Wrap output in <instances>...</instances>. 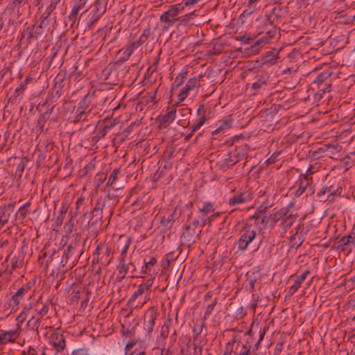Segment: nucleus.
<instances>
[{
    "mask_svg": "<svg viewBox=\"0 0 355 355\" xmlns=\"http://www.w3.org/2000/svg\"><path fill=\"white\" fill-rule=\"evenodd\" d=\"M349 244L355 245V236L353 240H350V236H343L336 241L338 249H344V247Z\"/></svg>",
    "mask_w": 355,
    "mask_h": 355,
    "instance_id": "nucleus-31",
    "label": "nucleus"
},
{
    "mask_svg": "<svg viewBox=\"0 0 355 355\" xmlns=\"http://www.w3.org/2000/svg\"><path fill=\"white\" fill-rule=\"evenodd\" d=\"M78 237H79V239H80V233L76 234V241H75L74 243H71L68 245L67 250H65L64 252V254L67 260L69 259L73 255L74 252L76 251L77 248H80V243H78V242L77 241ZM79 242H80V239H79Z\"/></svg>",
    "mask_w": 355,
    "mask_h": 355,
    "instance_id": "nucleus-23",
    "label": "nucleus"
},
{
    "mask_svg": "<svg viewBox=\"0 0 355 355\" xmlns=\"http://www.w3.org/2000/svg\"><path fill=\"white\" fill-rule=\"evenodd\" d=\"M342 162L347 169L355 165V151L349 153L343 159Z\"/></svg>",
    "mask_w": 355,
    "mask_h": 355,
    "instance_id": "nucleus-34",
    "label": "nucleus"
},
{
    "mask_svg": "<svg viewBox=\"0 0 355 355\" xmlns=\"http://www.w3.org/2000/svg\"><path fill=\"white\" fill-rule=\"evenodd\" d=\"M256 234L252 226L245 223L242 227V234L236 243L238 248L241 251L245 250L248 245L255 239Z\"/></svg>",
    "mask_w": 355,
    "mask_h": 355,
    "instance_id": "nucleus-6",
    "label": "nucleus"
},
{
    "mask_svg": "<svg viewBox=\"0 0 355 355\" xmlns=\"http://www.w3.org/2000/svg\"><path fill=\"white\" fill-rule=\"evenodd\" d=\"M153 274H150V278L147 279L145 283L140 284L141 286H144V289L148 291L153 285V279H155V272L153 270Z\"/></svg>",
    "mask_w": 355,
    "mask_h": 355,
    "instance_id": "nucleus-61",
    "label": "nucleus"
},
{
    "mask_svg": "<svg viewBox=\"0 0 355 355\" xmlns=\"http://www.w3.org/2000/svg\"><path fill=\"white\" fill-rule=\"evenodd\" d=\"M187 71H182L181 73H180L178 76L175 78L174 82L173 83L172 85L173 88H178L179 86H180L183 82L184 81L186 78V75L187 74Z\"/></svg>",
    "mask_w": 355,
    "mask_h": 355,
    "instance_id": "nucleus-43",
    "label": "nucleus"
},
{
    "mask_svg": "<svg viewBox=\"0 0 355 355\" xmlns=\"http://www.w3.org/2000/svg\"><path fill=\"white\" fill-rule=\"evenodd\" d=\"M251 195L246 192H241L230 198L228 204L232 206L238 205L251 200Z\"/></svg>",
    "mask_w": 355,
    "mask_h": 355,
    "instance_id": "nucleus-17",
    "label": "nucleus"
},
{
    "mask_svg": "<svg viewBox=\"0 0 355 355\" xmlns=\"http://www.w3.org/2000/svg\"><path fill=\"white\" fill-rule=\"evenodd\" d=\"M116 268L118 270V274L116 277V282H121L128 274H130L127 261H119Z\"/></svg>",
    "mask_w": 355,
    "mask_h": 355,
    "instance_id": "nucleus-18",
    "label": "nucleus"
},
{
    "mask_svg": "<svg viewBox=\"0 0 355 355\" xmlns=\"http://www.w3.org/2000/svg\"><path fill=\"white\" fill-rule=\"evenodd\" d=\"M272 24H269L271 26L270 28L266 26L264 30L257 34H250L245 32L244 34L234 37L236 41H241L244 44H250V42L255 40L257 36L266 32L264 35L254 42L253 44L243 50V58H248L252 55L259 54L261 49L269 42L270 40L275 38L276 35L279 34L277 31V26H273Z\"/></svg>",
    "mask_w": 355,
    "mask_h": 355,
    "instance_id": "nucleus-1",
    "label": "nucleus"
},
{
    "mask_svg": "<svg viewBox=\"0 0 355 355\" xmlns=\"http://www.w3.org/2000/svg\"><path fill=\"white\" fill-rule=\"evenodd\" d=\"M49 119L46 118L45 116L40 114L37 121V128H39L40 131L42 132L44 129V124Z\"/></svg>",
    "mask_w": 355,
    "mask_h": 355,
    "instance_id": "nucleus-63",
    "label": "nucleus"
},
{
    "mask_svg": "<svg viewBox=\"0 0 355 355\" xmlns=\"http://www.w3.org/2000/svg\"><path fill=\"white\" fill-rule=\"evenodd\" d=\"M145 290L144 289V286H141L140 285L138 287V289L132 295L130 298L129 299L127 305L131 309L137 307V306H134L133 303L136 300V299L145 293Z\"/></svg>",
    "mask_w": 355,
    "mask_h": 355,
    "instance_id": "nucleus-32",
    "label": "nucleus"
},
{
    "mask_svg": "<svg viewBox=\"0 0 355 355\" xmlns=\"http://www.w3.org/2000/svg\"><path fill=\"white\" fill-rule=\"evenodd\" d=\"M52 304V300H49L48 302H45L42 308L37 311V315L40 318H42L45 315H46L49 310V304Z\"/></svg>",
    "mask_w": 355,
    "mask_h": 355,
    "instance_id": "nucleus-53",
    "label": "nucleus"
},
{
    "mask_svg": "<svg viewBox=\"0 0 355 355\" xmlns=\"http://www.w3.org/2000/svg\"><path fill=\"white\" fill-rule=\"evenodd\" d=\"M181 214V209L176 207L167 217L162 216L160 219L159 226L161 231L164 233L168 232L173 226L174 222L180 217Z\"/></svg>",
    "mask_w": 355,
    "mask_h": 355,
    "instance_id": "nucleus-8",
    "label": "nucleus"
},
{
    "mask_svg": "<svg viewBox=\"0 0 355 355\" xmlns=\"http://www.w3.org/2000/svg\"><path fill=\"white\" fill-rule=\"evenodd\" d=\"M334 24H315L314 28L315 29L320 28V35L321 36L322 40H327L332 36V33L334 31Z\"/></svg>",
    "mask_w": 355,
    "mask_h": 355,
    "instance_id": "nucleus-16",
    "label": "nucleus"
},
{
    "mask_svg": "<svg viewBox=\"0 0 355 355\" xmlns=\"http://www.w3.org/2000/svg\"><path fill=\"white\" fill-rule=\"evenodd\" d=\"M31 286L28 284L23 285L17 291L7 300V304L12 309H17L20 301L26 295L31 299L32 295L29 293Z\"/></svg>",
    "mask_w": 355,
    "mask_h": 355,
    "instance_id": "nucleus-7",
    "label": "nucleus"
},
{
    "mask_svg": "<svg viewBox=\"0 0 355 355\" xmlns=\"http://www.w3.org/2000/svg\"><path fill=\"white\" fill-rule=\"evenodd\" d=\"M304 280L302 277L297 276L293 284L288 289V295H293L300 288L302 283Z\"/></svg>",
    "mask_w": 355,
    "mask_h": 355,
    "instance_id": "nucleus-38",
    "label": "nucleus"
},
{
    "mask_svg": "<svg viewBox=\"0 0 355 355\" xmlns=\"http://www.w3.org/2000/svg\"><path fill=\"white\" fill-rule=\"evenodd\" d=\"M309 182H307V180H300L299 187L295 192V196H300L302 195V193L306 190L307 187H309Z\"/></svg>",
    "mask_w": 355,
    "mask_h": 355,
    "instance_id": "nucleus-49",
    "label": "nucleus"
},
{
    "mask_svg": "<svg viewBox=\"0 0 355 355\" xmlns=\"http://www.w3.org/2000/svg\"><path fill=\"white\" fill-rule=\"evenodd\" d=\"M105 10L106 6L99 0H96L94 3V8L92 10V16L89 19V21H97L100 19V17L105 12Z\"/></svg>",
    "mask_w": 355,
    "mask_h": 355,
    "instance_id": "nucleus-15",
    "label": "nucleus"
},
{
    "mask_svg": "<svg viewBox=\"0 0 355 355\" xmlns=\"http://www.w3.org/2000/svg\"><path fill=\"white\" fill-rule=\"evenodd\" d=\"M253 324H254V323L251 324V326H250V329L245 334V336H248V338L245 340V345H252L253 336L255 334L254 331L252 330Z\"/></svg>",
    "mask_w": 355,
    "mask_h": 355,
    "instance_id": "nucleus-57",
    "label": "nucleus"
},
{
    "mask_svg": "<svg viewBox=\"0 0 355 355\" xmlns=\"http://www.w3.org/2000/svg\"><path fill=\"white\" fill-rule=\"evenodd\" d=\"M68 210V205L66 203H62L58 215L56 217L55 222L57 226H60L63 223L64 218Z\"/></svg>",
    "mask_w": 355,
    "mask_h": 355,
    "instance_id": "nucleus-33",
    "label": "nucleus"
},
{
    "mask_svg": "<svg viewBox=\"0 0 355 355\" xmlns=\"http://www.w3.org/2000/svg\"><path fill=\"white\" fill-rule=\"evenodd\" d=\"M184 9V6L180 4H176L174 7L171 8L170 10H167L168 12V15H170L171 18H175V16L178 15V12L180 10Z\"/></svg>",
    "mask_w": 355,
    "mask_h": 355,
    "instance_id": "nucleus-52",
    "label": "nucleus"
},
{
    "mask_svg": "<svg viewBox=\"0 0 355 355\" xmlns=\"http://www.w3.org/2000/svg\"><path fill=\"white\" fill-rule=\"evenodd\" d=\"M132 53V47H128L125 49H121L119 51V54L123 53V55L119 58V62H123L126 60H128L130 57V55Z\"/></svg>",
    "mask_w": 355,
    "mask_h": 355,
    "instance_id": "nucleus-51",
    "label": "nucleus"
},
{
    "mask_svg": "<svg viewBox=\"0 0 355 355\" xmlns=\"http://www.w3.org/2000/svg\"><path fill=\"white\" fill-rule=\"evenodd\" d=\"M257 279L255 277L253 276V274L249 275L247 273L246 279L244 283L245 288L248 290L250 293H252L254 289V284Z\"/></svg>",
    "mask_w": 355,
    "mask_h": 355,
    "instance_id": "nucleus-35",
    "label": "nucleus"
},
{
    "mask_svg": "<svg viewBox=\"0 0 355 355\" xmlns=\"http://www.w3.org/2000/svg\"><path fill=\"white\" fill-rule=\"evenodd\" d=\"M157 310L153 307H150L144 316V329L151 336L153 331L155 320L158 316Z\"/></svg>",
    "mask_w": 355,
    "mask_h": 355,
    "instance_id": "nucleus-10",
    "label": "nucleus"
},
{
    "mask_svg": "<svg viewBox=\"0 0 355 355\" xmlns=\"http://www.w3.org/2000/svg\"><path fill=\"white\" fill-rule=\"evenodd\" d=\"M89 217V220L88 221V225L90 227L96 229V228H99L101 227V225H102L101 220L103 218V216L101 215V214H93Z\"/></svg>",
    "mask_w": 355,
    "mask_h": 355,
    "instance_id": "nucleus-29",
    "label": "nucleus"
},
{
    "mask_svg": "<svg viewBox=\"0 0 355 355\" xmlns=\"http://www.w3.org/2000/svg\"><path fill=\"white\" fill-rule=\"evenodd\" d=\"M295 217L293 216V215H286V217L284 218L283 221L282 222V225L285 228L290 227L293 223H294Z\"/></svg>",
    "mask_w": 355,
    "mask_h": 355,
    "instance_id": "nucleus-58",
    "label": "nucleus"
},
{
    "mask_svg": "<svg viewBox=\"0 0 355 355\" xmlns=\"http://www.w3.org/2000/svg\"><path fill=\"white\" fill-rule=\"evenodd\" d=\"M21 331V326L17 324V328L12 331H3L0 334V344L6 345L10 342H15L19 336Z\"/></svg>",
    "mask_w": 355,
    "mask_h": 355,
    "instance_id": "nucleus-12",
    "label": "nucleus"
},
{
    "mask_svg": "<svg viewBox=\"0 0 355 355\" xmlns=\"http://www.w3.org/2000/svg\"><path fill=\"white\" fill-rule=\"evenodd\" d=\"M137 263V260L132 256H130V257L129 258V261H127V265H128V268L130 274H131V275L130 276L131 278L142 277V276L137 275V267H136Z\"/></svg>",
    "mask_w": 355,
    "mask_h": 355,
    "instance_id": "nucleus-28",
    "label": "nucleus"
},
{
    "mask_svg": "<svg viewBox=\"0 0 355 355\" xmlns=\"http://www.w3.org/2000/svg\"><path fill=\"white\" fill-rule=\"evenodd\" d=\"M242 349H243L244 350L242 352H240L239 353L237 352H235L234 355H250V353L251 351L255 352L259 348H256L255 344H254V345H242Z\"/></svg>",
    "mask_w": 355,
    "mask_h": 355,
    "instance_id": "nucleus-45",
    "label": "nucleus"
},
{
    "mask_svg": "<svg viewBox=\"0 0 355 355\" xmlns=\"http://www.w3.org/2000/svg\"><path fill=\"white\" fill-rule=\"evenodd\" d=\"M49 342L57 352H62L65 347V338L62 334L54 332L50 335Z\"/></svg>",
    "mask_w": 355,
    "mask_h": 355,
    "instance_id": "nucleus-14",
    "label": "nucleus"
},
{
    "mask_svg": "<svg viewBox=\"0 0 355 355\" xmlns=\"http://www.w3.org/2000/svg\"><path fill=\"white\" fill-rule=\"evenodd\" d=\"M260 0H249L248 1V6L250 9H252V10H245L243 11V14L241 15L243 17H245L247 15H250L254 12V10H257V3L259 2Z\"/></svg>",
    "mask_w": 355,
    "mask_h": 355,
    "instance_id": "nucleus-48",
    "label": "nucleus"
},
{
    "mask_svg": "<svg viewBox=\"0 0 355 355\" xmlns=\"http://www.w3.org/2000/svg\"><path fill=\"white\" fill-rule=\"evenodd\" d=\"M120 24L112 26L109 28L108 35L112 37V39H116L117 34L121 31V28L119 27Z\"/></svg>",
    "mask_w": 355,
    "mask_h": 355,
    "instance_id": "nucleus-55",
    "label": "nucleus"
},
{
    "mask_svg": "<svg viewBox=\"0 0 355 355\" xmlns=\"http://www.w3.org/2000/svg\"><path fill=\"white\" fill-rule=\"evenodd\" d=\"M62 86L61 85V83L58 84L55 83L54 86L52 88V92L49 94V98L50 100H52L53 103L56 102L58 98L61 96Z\"/></svg>",
    "mask_w": 355,
    "mask_h": 355,
    "instance_id": "nucleus-26",
    "label": "nucleus"
},
{
    "mask_svg": "<svg viewBox=\"0 0 355 355\" xmlns=\"http://www.w3.org/2000/svg\"><path fill=\"white\" fill-rule=\"evenodd\" d=\"M24 259V254L19 253L17 257H13L11 261V269L15 270L16 268L21 266Z\"/></svg>",
    "mask_w": 355,
    "mask_h": 355,
    "instance_id": "nucleus-44",
    "label": "nucleus"
},
{
    "mask_svg": "<svg viewBox=\"0 0 355 355\" xmlns=\"http://www.w3.org/2000/svg\"><path fill=\"white\" fill-rule=\"evenodd\" d=\"M94 97V93H87L78 103L76 110L86 111L91 104L92 100Z\"/></svg>",
    "mask_w": 355,
    "mask_h": 355,
    "instance_id": "nucleus-22",
    "label": "nucleus"
},
{
    "mask_svg": "<svg viewBox=\"0 0 355 355\" xmlns=\"http://www.w3.org/2000/svg\"><path fill=\"white\" fill-rule=\"evenodd\" d=\"M15 202H9L8 205H4L0 207V227H3L11 216L14 215V208L15 207Z\"/></svg>",
    "mask_w": 355,
    "mask_h": 355,
    "instance_id": "nucleus-11",
    "label": "nucleus"
},
{
    "mask_svg": "<svg viewBox=\"0 0 355 355\" xmlns=\"http://www.w3.org/2000/svg\"><path fill=\"white\" fill-rule=\"evenodd\" d=\"M85 69V64L83 62V60L79 58L73 64L72 67V71L70 72V77L76 76V78L80 77L83 75V71Z\"/></svg>",
    "mask_w": 355,
    "mask_h": 355,
    "instance_id": "nucleus-19",
    "label": "nucleus"
},
{
    "mask_svg": "<svg viewBox=\"0 0 355 355\" xmlns=\"http://www.w3.org/2000/svg\"><path fill=\"white\" fill-rule=\"evenodd\" d=\"M110 254H111V250L109 247H107L105 248V251L104 252L103 254L102 255L101 257H100L101 265H103L104 266H107L110 263L112 258Z\"/></svg>",
    "mask_w": 355,
    "mask_h": 355,
    "instance_id": "nucleus-37",
    "label": "nucleus"
},
{
    "mask_svg": "<svg viewBox=\"0 0 355 355\" xmlns=\"http://www.w3.org/2000/svg\"><path fill=\"white\" fill-rule=\"evenodd\" d=\"M228 157L221 160L218 162L219 168L223 171L227 170L232 166H234L236 163L238 162V159H232L230 153H228Z\"/></svg>",
    "mask_w": 355,
    "mask_h": 355,
    "instance_id": "nucleus-25",
    "label": "nucleus"
},
{
    "mask_svg": "<svg viewBox=\"0 0 355 355\" xmlns=\"http://www.w3.org/2000/svg\"><path fill=\"white\" fill-rule=\"evenodd\" d=\"M257 80L253 83L252 88L254 89H259L266 86L269 80V76L266 72H261L260 74L257 76Z\"/></svg>",
    "mask_w": 355,
    "mask_h": 355,
    "instance_id": "nucleus-20",
    "label": "nucleus"
},
{
    "mask_svg": "<svg viewBox=\"0 0 355 355\" xmlns=\"http://www.w3.org/2000/svg\"><path fill=\"white\" fill-rule=\"evenodd\" d=\"M157 89L153 92H148L146 95L143 96L141 98V103L148 105L150 102L154 101L156 98Z\"/></svg>",
    "mask_w": 355,
    "mask_h": 355,
    "instance_id": "nucleus-42",
    "label": "nucleus"
},
{
    "mask_svg": "<svg viewBox=\"0 0 355 355\" xmlns=\"http://www.w3.org/2000/svg\"><path fill=\"white\" fill-rule=\"evenodd\" d=\"M60 0H51L50 5L46 8L45 12L42 14V18L43 20L52 21L55 19V17H51L52 12L55 8L56 5Z\"/></svg>",
    "mask_w": 355,
    "mask_h": 355,
    "instance_id": "nucleus-24",
    "label": "nucleus"
},
{
    "mask_svg": "<svg viewBox=\"0 0 355 355\" xmlns=\"http://www.w3.org/2000/svg\"><path fill=\"white\" fill-rule=\"evenodd\" d=\"M215 211V208L214 207V204L211 202H206L203 204L202 207H199L198 209V216H194L192 212L189 214L187 217V220H193L194 225H199L200 227H205L207 221L208 220L211 223L214 218V214H209L214 213Z\"/></svg>",
    "mask_w": 355,
    "mask_h": 355,
    "instance_id": "nucleus-2",
    "label": "nucleus"
},
{
    "mask_svg": "<svg viewBox=\"0 0 355 355\" xmlns=\"http://www.w3.org/2000/svg\"><path fill=\"white\" fill-rule=\"evenodd\" d=\"M119 195L115 192H111L110 190L107 191V194L104 197L103 199L101 198L97 201L96 210L102 209H107L109 211V218L113 215L114 209L118 205L119 202Z\"/></svg>",
    "mask_w": 355,
    "mask_h": 355,
    "instance_id": "nucleus-4",
    "label": "nucleus"
},
{
    "mask_svg": "<svg viewBox=\"0 0 355 355\" xmlns=\"http://www.w3.org/2000/svg\"><path fill=\"white\" fill-rule=\"evenodd\" d=\"M120 172V168H115L113 170L112 173L109 176L108 181L106 184V187H109L110 185H112V184H114L118 178V175Z\"/></svg>",
    "mask_w": 355,
    "mask_h": 355,
    "instance_id": "nucleus-50",
    "label": "nucleus"
},
{
    "mask_svg": "<svg viewBox=\"0 0 355 355\" xmlns=\"http://www.w3.org/2000/svg\"><path fill=\"white\" fill-rule=\"evenodd\" d=\"M71 355H89V349L79 348L72 351Z\"/></svg>",
    "mask_w": 355,
    "mask_h": 355,
    "instance_id": "nucleus-64",
    "label": "nucleus"
},
{
    "mask_svg": "<svg viewBox=\"0 0 355 355\" xmlns=\"http://www.w3.org/2000/svg\"><path fill=\"white\" fill-rule=\"evenodd\" d=\"M269 327L268 325H266L263 329L260 328L259 329V336L257 340V341L255 343V347L259 348L260 343L261 340L263 339L266 332L268 330Z\"/></svg>",
    "mask_w": 355,
    "mask_h": 355,
    "instance_id": "nucleus-59",
    "label": "nucleus"
},
{
    "mask_svg": "<svg viewBox=\"0 0 355 355\" xmlns=\"http://www.w3.org/2000/svg\"><path fill=\"white\" fill-rule=\"evenodd\" d=\"M232 313L236 319H241L247 314L245 309L242 306H235L232 310Z\"/></svg>",
    "mask_w": 355,
    "mask_h": 355,
    "instance_id": "nucleus-41",
    "label": "nucleus"
},
{
    "mask_svg": "<svg viewBox=\"0 0 355 355\" xmlns=\"http://www.w3.org/2000/svg\"><path fill=\"white\" fill-rule=\"evenodd\" d=\"M331 85V81L329 82H324L322 83L321 85H319L316 88L314 89H316V95L318 96L319 98H322L323 97V95L327 92H330V87Z\"/></svg>",
    "mask_w": 355,
    "mask_h": 355,
    "instance_id": "nucleus-30",
    "label": "nucleus"
},
{
    "mask_svg": "<svg viewBox=\"0 0 355 355\" xmlns=\"http://www.w3.org/2000/svg\"><path fill=\"white\" fill-rule=\"evenodd\" d=\"M157 263V259L155 257H151L148 261H144V265L142 266L140 273L141 274H151L153 268Z\"/></svg>",
    "mask_w": 355,
    "mask_h": 355,
    "instance_id": "nucleus-27",
    "label": "nucleus"
},
{
    "mask_svg": "<svg viewBox=\"0 0 355 355\" xmlns=\"http://www.w3.org/2000/svg\"><path fill=\"white\" fill-rule=\"evenodd\" d=\"M49 101L50 98H47L46 101L42 105V107H46V110L44 113L41 114L43 116H45L46 118L50 117L51 114L53 112V110L55 106L54 103H49Z\"/></svg>",
    "mask_w": 355,
    "mask_h": 355,
    "instance_id": "nucleus-40",
    "label": "nucleus"
},
{
    "mask_svg": "<svg viewBox=\"0 0 355 355\" xmlns=\"http://www.w3.org/2000/svg\"><path fill=\"white\" fill-rule=\"evenodd\" d=\"M117 73L118 72L116 69H112L110 67H105L102 71L101 75L103 80L107 81L108 84L116 85L117 83H114L112 78V76H116Z\"/></svg>",
    "mask_w": 355,
    "mask_h": 355,
    "instance_id": "nucleus-21",
    "label": "nucleus"
},
{
    "mask_svg": "<svg viewBox=\"0 0 355 355\" xmlns=\"http://www.w3.org/2000/svg\"><path fill=\"white\" fill-rule=\"evenodd\" d=\"M42 318L38 317L35 320L33 321L34 320V316H33L31 319L28 320L27 325L30 327L31 329L37 331L42 322Z\"/></svg>",
    "mask_w": 355,
    "mask_h": 355,
    "instance_id": "nucleus-54",
    "label": "nucleus"
},
{
    "mask_svg": "<svg viewBox=\"0 0 355 355\" xmlns=\"http://www.w3.org/2000/svg\"><path fill=\"white\" fill-rule=\"evenodd\" d=\"M175 114L176 107H175L171 110H168L167 113L159 115L157 119V121L159 122V128H167L175 120Z\"/></svg>",
    "mask_w": 355,
    "mask_h": 355,
    "instance_id": "nucleus-13",
    "label": "nucleus"
},
{
    "mask_svg": "<svg viewBox=\"0 0 355 355\" xmlns=\"http://www.w3.org/2000/svg\"><path fill=\"white\" fill-rule=\"evenodd\" d=\"M288 213V207H284L277 211L273 216V221L274 223H277L279 220H284V218L286 217V216Z\"/></svg>",
    "mask_w": 355,
    "mask_h": 355,
    "instance_id": "nucleus-39",
    "label": "nucleus"
},
{
    "mask_svg": "<svg viewBox=\"0 0 355 355\" xmlns=\"http://www.w3.org/2000/svg\"><path fill=\"white\" fill-rule=\"evenodd\" d=\"M47 26L48 24H31L23 30L21 40L26 38L27 44H30L33 40L44 39L49 30Z\"/></svg>",
    "mask_w": 355,
    "mask_h": 355,
    "instance_id": "nucleus-3",
    "label": "nucleus"
},
{
    "mask_svg": "<svg viewBox=\"0 0 355 355\" xmlns=\"http://www.w3.org/2000/svg\"><path fill=\"white\" fill-rule=\"evenodd\" d=\"M80 11L83 12V10L73 5V8L69 15V19L72 22H75L77 19V16Z\"/></svg>",
    "mask_w": 355,
    "mask_h": 355,
    "instance_id": "nucleus-56",
    "label": "nucleus"
},
{
    "mask_svg": "<svg viewBox=\"0 0 355 355\" xmlns=\"http://www.w3.org/2000/svg\"><path fill=\"white\" fill-rule=\"evenodd\" d=\"M223 49V44H214L211 50L209 51L210 55H219Z\"/></svg>",
    "mask_w": 355,
    "mask_h": 355,
    "instance_id": "nucleus-60",
    "label": "nucleus"
},
{
    "mask_svg": "<svg viewBox=\"0 0 355 355\" xmlns=\"http://www.w3.org/2000/svg\"><path fill=\"white\" fill-rule=\"evenodd\" d=\"M91 111H92V109H90L88 112L76 110V114L73 120V123H77L80 121H85L87 119V115L91 112Z\"/></svg>",
    "mask_w": 355,
    "mask_h": 355,
    "instance_id": "nucleus-36",
    "label": "nucleus"
},
{
    "mask_svg": "<svg viewBox=\"0 0 355 355\" xmlns=\"http://www.w3.org/2000/svg\"><path fill=\"white\" fill-rule=\"evenodd\" d=\"M199 225H194L193 220L188 221L184 230L180 236L182 244L190 247L200 239V236L196 232V229Z\"/></svg>",
    "mask_w": 355,
    "mask_h": 355,
    "instance_id": "nucleus-5",
    "label": "nucleus"
},
{
    "mask_svg": "<svg viewBox=\"0 0 355 355\" xmlns=\"http://www.w3.org/2000/svg\"><path fill=\"white\" fill-rule=\"evenodd\" d=\"M279 51L280 49H277L275 48H272L266 51L255 61L257 67H261L266 64L275 63L276 60L279 58Z\"/></svg>",
    "mask_w": 355,
    "mask_h": 355,
    "instance_id": "nucleus-9",
    "label": "nucleus"
},
{
    "mask_svg": "<svg viewBox=\"0 0 355 355\" xmlns=\"http://www.w3.org/2000/svg\"><path fill=\"white\" fill-rule=\"evenodd\" d=\"M114 124L111 123L110 125H105L103 127H100L98 130L97 137L98 139L103 138L107 132L114 127Z\"/></svg>",
    "mask_w": 355,
    "mask_h": 355,
    "instance_id": "nucleus-47",
    "label": "nucleus"
},
{
    "mask_svg": "<svg viewBox=\"0 0 355 355\" xmlns=\"http://www.w3.org/2000/svg\"><path fill=\"white\" fill-rule=\"evenodd\" d=\"M216 304H217V299L215 298L213 300V302H211V304H209L207 306V309H206V311H205V315L202 318L204 320H205L206 318H208L211 314V312H212L214 306L216 305Z\"/></svg>",
    "mask_w": 355,
    "mask_h": 355,
    "instance_id": "nucleus-62",
    "label": "nucleus"
},
{
    "mask_svg": "<svg viewBox=\"0 0 355 355\" xmlns=\"http://www.w3.org/2000/svg\"><path fill=\"white\" fill-rule=\"evenodd\" d=\"M202 320V323L200 325L196 324L193 328V338L194 340H197L198 336L202 333L203 328L206 326L205 320Z\"/></svg>",
    "mask_w": 355,
    "mask_h": 355,
    "instance_id": "nucleus-46",
    "label": "nucleus"
}]
</instances>
